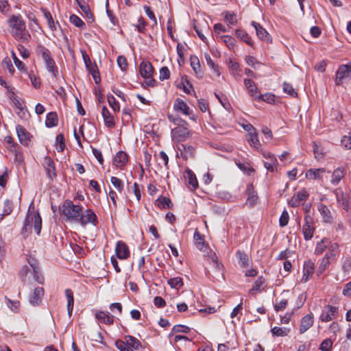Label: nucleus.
I'll list each match as a JSON object with an SVG mask.
<instances>
[{
  "label": "nucleus",
  "instance_id": "obj_63",
  "mask_svg": "<svg viewBox=\"0 0 351 351\" xmlns=\"http://www.w3.org/2000/svg\"><path fill=\"white\" fill-rule=\"evenodd\" d=\"M170 77V71L167 66H163L160 69V76L159 78L160 80L163 81L165 80L169 79Z\"/></svg>",
  "mask_w": 351,
  "mask_h": 351
},
{
  "label": "nucleus",
  "instance_id": "obj_20",
  "mask_svg": "<svg viewBox=\"0 0 351 351\" xmlns=\"http://www.w3.org/2000/svg\"><path fill=\"white\" fill-rule=\"evenodd\" d=\"M102 117L104 118V123L106 127L112 128L115 123L113 116L110 114L108 109L106 106H103L101 111Z\"/></svg>",
  "mask_w": 351,
  "mask_h": 351
},
{
  "label": "nucleus",
  "instance_id": "obj_53",
  "mask_svg": "<svg viewBox=\"0 0 351 351\" xmlns=\"http://www.w3.org/2000/svg\"><path fill=\"white\" fill-rule=\"evenodd\" d=\"M168 119L175 125H177L178 127L188 125V123L186 121L178 117H174L172 115H168Z\"/></svg>",
  "mask_w": 351,
  "mask_h": 351
},
{
  "label": "nucleus",
  "instance_id": "obj_57",
  "mask_svg": "<svg viewBox=\"0 0 351 351\" xmlns=\"http://www.w3.org/2000/svg\"><path fill=\"white\" fill-rule=\"evenodd\" d=\"M223 38V42L230 49H233L235 46V40L230 36L226 35L221 36Z\"/></svg>",
  "mask_w": 351,
  "mask_h": 351
},
{
  "label": "nucleus",
  "instance_id": "obj_40",
  "mask_svg": "<svg viewBox=\"0 0 351 351\" xmlns=\"http://www.w3.org/2000/svg\"><path fill=\"white\" fill-rule=\"evenodd\" d=\"M207 64L213 70V71L217 74V76L220 75L219 67L218 64H216L214 61L212 60L210 55L207 53L204 54Z\"/></svg>",
  "mask_w": 351,
  "mask_h": 351
},
{
  "label": "nucleus",
  "instance_id": "obj_36",
  "mask_svg": "<svg viewBox=\"0 0 351 351\" xmlns=\"http://www.w3.org/2000/svg\"><path fill=\"white\" fill-rule=\"evenodd\" d=\"M158 206L159 207H162L163 208H173V204L171 201V199L167 197L164 196H160L157 199Z\"/></svg>",
  "mask_w": 351,
  "mask_h": 351
},
{
  "label": "nucleus",
  "instance_id": "obj_3",
  "mask_svg": "<svg viewBox=\"0 0 351 351\" xmlns=\"http://www.w3.org/2000/svg\"><path fill=\"white\" fill-rule=\"evenodd\" d=\"M36 52L38 55H40L44 60L47 68L49 72H51L54 77L58 75V69L56 66V64L53 58H51L50 51L45 48L44 46L39 45L37 47Z\"/></svg>",
  "mask_w": 351,
  "mask_h": 351
},
{
  "label": "nucleus",
  "instance_id": "obj_49",
  "mask_svg": "<svg viewBox=\"0 0 351 351\" xmlns=\"http://www.w3.org/2000/svg\"><path fill=\"white\" fill-rule=\"evenodd\" d=\"M190 331V328L184 326V325H176L173 327L171 333L169 335L171 336L173 333H178V332H182V333H188Z\"/></svg>",
  "mask_w": 351,
  "mask_h": 351
},
{
  "label": "nucleus",
  "instance_id": "obj_6",
  "mask_svg": "<svg viewBox=\"0 0 351 351\" xmlns=\"http://www.w3.org/2000/svg\"><path fill=\"white\" fill-rule=\"evenodd\" d=\"M97 222V216L91 209H86L84 213L82 209L76 221V223H80L83 226L89 223L95 226Z\"/></svg>",
  "mask_w": 351,
  "mask_h": 351
},
{
  "label": "nucleus",
  "instance_id": "obj_46",
  "mask_svg": "<svg viewBox=\"0 0 351 351\" xmlns=\"http://www.w3.org/2000/svg\"><path fill=\"white\" fill-rule=\"evenodd\" d=\"M41 10L43 11L45 19L47 20L48 25L50 27V29L51 30L55 29H56L55 23H54L53 19L51 13L49 11H47L46 9H44V8H42Z\"/></svg>",
  "mask_w": 351,
  "mask_h": 351
},
{
  "label": "nucleus",
  "instance_id": "obj_29",
  "mask_svg": "<svg viewBox=\"0 0 351 351\" xmlns=\"http://www.w3.org/2000/svg\"><path fill=\"white\" fill-rule=\"evenodd\" d=\"M325 169H310L307 171L306 176L311 180L321 178V175L324 173Z\"/></svg>",
  "mask_w": 351,
  "mask_h": 351
},
{
  "label": "nucleus",
  "instance_id": "obj_11",
  "mask_svg": "<svg viewBox=\"0 0 351 351\" xmlns=\"http://www.w3.org/2000/svg\"><path fill=\"white\" fill-rule=\"evenodd\" d=\"M188 125L176 127L171 130L172 136L178 141H184L189 137L190 132L187 128Z\"/></svg>",
  "mask_w": 351,
  "mask_h": 351
},
{
  "label": "nucleus",
  "instance_id": "obj_35",
  "mask_svg": "<svg viewBox=\"0 0 351 351\" xmlns=\"http://www.w3.org/2000/svg\"><path fill=\"white\" fill-rule=\"evenodd\" d=\"M271 332L273 336L285 337L290 332V328L275 326L271 328Z\"/></svg>",
  "mask_w": 351,
  "mask_h": 351
},
{
  "label": "nucleus",
  "instance_id": "obj_41",
  "mask_svg": "<svg viewBox=\"0 0 351 351\" xmlns=\"http://www.w3.org/2000/svg\"><path fill=\"white\" fill-rule=\"evenodd\" d=\"M330 261L325 258L324 256L319 260V266L317 269V274H322L326 269V267L330 264Z\"/></svg>",
  "mask_w": 351,
  "mask_h": 351
},
{
  "label": "nucleus",
  "instance_id": "obj_52",
  "mask_svg": "<svg viewBox=\"0 0 351 351\" xmlns=\"http://www.w3.org/2000/svg\"><path fill=\"white\" fill-rule=\"evenodd\" d=\"M56 144L58 152H62L64 149V137L62 134H60L56 136Z\"/></svg>",
  "mask_w": 351,
  "mask_h": 351
},
{
  "label": "nucleus",
  "instance_id": "obj_39",
  "mask_svg": "<svg viewBox=\"0 0 351 351\" xmlns=\"http://www.w3.org/2000/svg\"><path fill=\"white\" fill-rule=\"evenodd\" d=\"M82 58L85 63L87 70L89 71H93L97 68L95 63H92L90 58L85 51H82Z\"/></svg>",
  "mask_w": 351,
  "mask_h": 351
},
{
  "label": "nucleus",
  "instance_id": "obj_43",
  "mask_svg": "<svg viewBox=\"0 0 351 351\" xmlns=\"http://www.w3.org/2000/svg\"><path fill=\"white\" fill-rule=\"evenodd\" d=\"M265 284V279L260 276L258 278V279L254 282L252 288L250 290V292L252 294L254 293V292L256 291H261V287Z\"/></svg>",
  "mask_w": 351,
  "mask_h": 351
},
{
  "label": "nucleus",
  "instance_id": "obj_7",
  "mask_svg": "<svg viewBox=\"0 0 351 351\" xmlns=\"http://www.w3.org/2000/svg\"><path fill=\"white\" fill-rule=\"evenodd\" d=\"M338 308L331 305H327L322 311L319 319L322 322H328L333 320L337 316Z\"/></svg>",
  "mask_w": 351,
  "mask_h": 351
},
{
  "label": "nucleus",
  "instance_id": "obj_62",
  "mask_svg": "<svg viewBox=\"0 0 351 351\" xmlns=\"http://www.w3.org/2000/svg\"><path fill=\"white\" fill-rule=\"evenodd\" d=\"M13 209V204L12 202L10 200L7 199L4 202V206H3V211L4 215H9Z\"/></svg>",
  "mask_w": 351,
  "mask_h": 351
},
{
  "label": "nucleus",
  "instance_id": "obj_18",
  "mask_svg": "<svg viewBox=\"0 0 351 351\" xmlns=\"http://www.w3.org/2000/svg\"><path fill=\"white\" fill-rule=\"evenodd\" d=\"M173 108L175 110L181 112L185 115H190L191 113V111L186 103L180 98L176 99Z\"/></svg>",
  "mask_w": 351,
  "mask_h": 351
},
{
  "label": "nucleus",
  "instance_id": "obj_17",
  "mask_svg": "<svg viewBox=\"0 0 351 351\" xmlns=\"http://www.w3.org/2000/svg\"><path fill=\"white\" fill-rule=\"evenodd\" d=\"M44 295V289L42 287H36L34 289V292L29 296V303L33 305H39L41 302L42 298Z\"/></svg>",
  "mask_w": 351,
  "mask_h": 351
},
{
  "label": "nucleus",
  "instance_id": "obj_31",
  "mask_svg": "<svg viewBox=\"0 0 351 351\" xmlns=\"http://www.w3.org/2000/svg\"><path fill=\"white\" fill-rule=\"evenodd\" d=\"M58 115L55 112H51L47 114L45 121L47 127L51 128L58 125Z\"/></svg>",
  "mask_w": 351,
  "mask_h": 351
},
{
  "label": "nucleus",
  "instance_id": "obj_28",
  "mask_svg": "<svg viewBox=\"0 0 351 351\" xmlns=\"http://www.w3.org/2000/svg\"><path fill=\"white\" fill-rule=\"evenodd\" d=\"M191 66L193 70L197 75H199L201 77H202L203 73L201 70V65L198 58L195 56H191Z\"/></svg>",
  "mask_w": 351,
  "mask_h": 351
},
{
  "label": "nucleus",
  "instance_id": "obj_45",
  "mask_svg": "<svg viewBox=\"0 0 351 351\" xmlns=\"http://www.w3.org/2000/svg\"><path fill=\"white\" fill-rule=\"evenodd\" d=\"M168 284L174 289H179L183 286L182 279L180 277H175L169 279Z\"/></svg>",
  "mask_w": 351,
  "mask_h": 351
},
{
  "label": "nucleus",
  "instance_id": "obj_19",
  "mask_svg": "<svg viewBox=\"0 0 351 351\" xmlns=\"http://www.w3.org/2000/svg\"><path fill=\"white\" fill-rule=\"evenodd\" d=\"M16 130L20 143L23 145H27L29 142V133L20 125H16Z\"/></svg>",
  "mask_w": 351,
  "mask_h": 351
},
{
  "label": "nucleus",
  "instance_id": "obj_34",
  "mask_svg": "<svg viewBox=\"0 0 351 351\" xmlns=\"http://www.w3.org/2000/svg\"><path fill=\"white\" fill-rule=\"evenodd\" d=\"M236 255L239 262L241 263V266L242 267L245 268L250 266V260L249 259L247 254H245L244 252L238 251Z\"/></svg>",
  "mask_w": 351,
  "mask_h": 351
},
{
  "label": "nucleus",
  "instance_id": "obj_59",
  "mask_svg": "<svg viewBox=\"0 0 351 351\" xmlns=\"http://www.w3.org/2000/svg\"><path fill=\"white\" fill-rule=\"evenodd\" d=\"M111 182L112 185L119 191L121 192L123 189V184L121 179L117 177L111 178Z\"/></svg>",
  "mask_w": 351,
  "mask_h": 351
},
{
  "label": "nucleus",
  "instance_id": "obj_23",
  "mask_svg": "<svg viewBox=\"0 0 351 351\" xmlns=\"http://www.w3.org/2000/svg\"><path fill=\"white\" fill-rule=\"evenodd\" d=\"M128 161V156L124 152H119L113 159V164L117 167L124 166Z\"/></svg>",
  "mask_w": 351,
  "mask_h": 351
},
{
  "label": "nucleus",
  "instance_id": "obj_44",
  "mask_svg": "<svg viewBox=\"0 0 351 351\" xmlns=\"http://www.w3.org/2000/svg\"><path fill=\"white\" fill-rule=\"evenodd\" d=\"M248 135L250 136L248 138V141L250 143L251 146H254L256 148H258L261 146V143L258 138V134L256 132H250V134H248Z\"/></svg>",
  "mask_w": 351,
  "mask_h": 351
},
{
  "label": "nucleus",
  "instance_id": "obj_27",
  "mask_svg": "<svg viewBox=\"0 0 351 351\" xmlns=\"http://www.w3.org/2000/svg\"><path fill=\"white\" fill-rule=\"evenodd\" d=\"M31 222L34 223V229L37 234H39L42 228V219L38 213H32Z\"/></svg>",
  "mask_w": 351,
  "mask_h": 351
},
{
  "label": "nucleus",
  "instance_id": "obj_25",
  "mask_svg": "<svg viewBox=\"0 0 351 351\" xmlns=\"http://www.w3.org/2000/svg\"><path fill=\"white\" fill-rule=\"evenodd\" d=\"M65 295L67 299V311L69 316L71 315L74 305V298H73V292L70 289H66L65 290Z\"/></svg>",
  "mask_w": 351,
  "mask_h": 351
},
{
  "label": "nucleus",
  "instance_id": "obj_8",
  "mask_svg": "<svg viewBox=\"0 0 351 351\" xmlns=\"http://www.w3.org/2000/svg\"><path fill=\"white\" fill-rule=\"evenodd\" d=\"M313 219L309 215L304 217V223L302 227V232L305 240H310L314 233Z\"/></svg>",
  "mask_w": 351,
  "mask_h": 351
},
{
  "label": "nucleus",
  "instance_id": "obj_33",
  "mask_svg": "<svg viewBox=\"0 0 351 351\" xmlns=\"http://www.w3.org/2000/svg\"><path fill=\"white\" fill-rule=\"evenodd\" d=\"M246 193L247 194V202L250 205L253 206L257 200V195L254 191V186L252 184H249L247 187Z\"/></svg>",
  "mask_w": 351,
  "mask_h": 351
},
{
  "label": "nucleus",
  "instance_id": "obj_51",
  "mask_svg": "<svg viewBox=\"0 0 351 351\" xmlns=\"http://www.w3.org/2000/svg\"><path fill=\"white\" fill-rule=\"evenodd\" d=\"M82 11L85 14L86 16L88 19H91L93 20V14L90 12V10L87 4L81 3L79 0H75Z\"/></svg>",
  "mask_w": 351,
  "mask_h": 351
},
{
  "label": "nucleus",
  "instance_id": "obj_58",
  "mask_svg": "<svg viewBox=\"0 0 351 351\" xmlns=\"http://www.w3.org/2000/svg\"><path fill=\"white\" fill-rule=\"evenodd\" d=\"M332 346V341L330 339H324L320 344L319 349L322 351H330Z\"/></svg>",
  "mask_w": 351,
  "mask_h": 351
},
{
  "label": "nucleus",
  "instance_id": "obj_61",
  "mask_svg": "<svg viewBox=\"0 0 351 351\" xmlns=\"http://www.w3.org/2000/svg\"><path fill=\"white\" fill-rule=\"evenodd\" d=\"M289 214H288L287 211L284 210L282 213L279 219L280 226L284 227V226H287L289 222Z\"/></svg>",
  "mask_w": 351,
  "mask_h": 351
},
{
  "label": "nucleus",
  "instance_id": "obj_42",
  "mask_svg": "<svg viewBox=\"0 0 351 351\" xmlns=\"http://www.w3.org/2000/svg\"><path fill=\"white\" fill-rule=\"evenodd\" d=\"M265 167L269 171L274 172L276 170L278 166V161L276 158H272L264 162Z\"/></svg>",
  "mask_w": 351,
  "mask_h": 351
},
{
  "label": "nucleus",
  "instance_id": "obj_60",
  "mask_svg": "<svg viewBox=\"0 0 351 351\" xmlns=\"http://www.w3.org/2000/svg\"><path fill=\"white\" fill-rule=\"evenodd\" d=\"M319 210L323 215V217L326 219V221H329L330 219H331L332 217L330 211L326 205H321L320 208H319Z\"/></svg>",
  "mask_w": 351,
  "mask_h": 351
},
{
  "label": "nucleus",
  "instance_id": "obj_30",
  "mask_svg": "<svg viewBox=\"0 0 351 351\" xmlns=\"http://www.w3.org/2000/svg\"><path fill=\"white\" fill-rule=\"evenodd\" d=\"M193 239L197 248H198L201 251L204 250V248L205 247V241L204 236L202 235L199 231L196 230L194 233Z\"/></svg>",
  "mask_w": 351,
  "mask_h": 351
},
{
  "label": "nucleus",
  "instance_id": "obj_26",
  "mask_svg": "<svg viewBox=\"0 0 351 351\" xmlns=\"http://www.w3.org/2000/svg\"><path fill=\"white\" fill-rule=\"evenodd\" d=\"M124 339L126 341L128 346L130 347L133 351L134 350H138L142 347L140 341L132 336L127 335L125 337Z\"/></svg>",
  "mask_w": 351,
  "mask_h": 351
},
{
  "label": "nucleus",
  "instance_id": "obj_4",
  "mask_svg": "<svg viewBox=\"0 0 351 351\" xmlns=\"http://www.w3.org/2000/svg\"><path fill=\"white\" fill-rule=\"evenodd\" d=\"M140 73L145 79V84L147 86L152 87L155 86V80L153 78L154 67L149 62L143 61L140 64Z\"/></svg>",
  "mask_w": 351,
  "mask_h": 351
},
{
  "label": "nucleus",
  "instance_id": "obj_38",
  "mask_svg": "<svg viewBox=\"0 0 351 351\" xmlns=\"http://www.w3.org/2000/svg\"><path fill=\"white\" fill-rule=\"evenodd\" d=\"M235 34L238 38L244 41L245 43L249 45L250 46H253V44L251 41V38L247 34L246 32L242 29H237Z\"/></svg>",
  "mask_w": 351,
  "mask_h": 351
},
{
  "label": "nucleus",
  "instance_id": "obj_2",
  "mask_svg": "<svg viewBox=\"0 0 351 351\" xmlns=\"http://www.w3.org/2000/svg\"><path fill=\"white\" fill-rule=\"evenodd\" d=\"M82 208L81 206L75 205L71 200L66 199L62 206L59 207V211L65 217L66 221L76 223Z\"/></svg>",
  "mask_w": 351,
  "mask_h": 351
},
{
  "label": "nucleus",
  "instance_id": "obj_22",
  "mask_svg": "<svg viewBox=\"0 0 351 351\" xmlns=\"http://www.w3.org/2000/svg\"><path fill=\"white\" fill-rule=\"evenodd\" d=\"M230 73L237 80H239L241 77V69L239 64L237 62H234L232 60L229 61L228 66Z\"/></svg>",
  "mask_w": 351,
  "mask_h": 351
},
{
  "label": "nucleus",
  "instance_id": "obj_21",
  "mask_svg": "<svg viewBox=\"0 0 351 351\" xmlns=\"http://www.w3.org/2000/svg\"><path fill=\"white\" fill-rule=\"evenodd\" d=\"M96 318L103 324L110 325L113 324L114 318L110 315V313L99 311L95 314Z\"/></svg>",
  "mask_w": 351,
  "mask_h": 351
},
{
  "label": "nucleus",
  "instance_id": "obj_54",
  "mask_svg": "<svg viewBox=\"0 0 351 351\" xmlns=\"http://www.w3.org/2000/svg\"><path fill=\"white\" fill-rule=\"evenodd\" d=\"M116 347L120 350V351H133L132 349L130 348L128 346V343H126V341L124 340H117L115 342Z\"/></svg>",
  "mask_w": 351,
  "mask_h": 351
},
{
  "label": "nucleus",
  "instance_id": "obj_50",
  "mask_svg": "<svg viewBox=\"0 0 351 351\" xmlns=\"http://www.w3.org/2000/svg\"><path fill=\"white\" fill-rule=\"evenodd\" d=\"M195 148L193 146L189 145L182 156V158L185 160L193 158L195 156Z\"/></svg>",
  "mask_w": 351,
  "mask_h": 351
},
{
  "label": "nucleus",
  "instance_id": "obj_16",
  "mask_svg": "<svg viewBox=\"0 0 351 351\" xmlns=\"http://www.w3.org/2000/svg\"><path fill=\"white\" fill-rule=\"evenodd\" d=\"M251 25L255 28L257 36L262 40L271 42V39L269 33L259 23L252 21Z\"/></svg>",
  "mask_w": 351,
  "mask_h": 351
},
{
  "label": "nucleus",
  "instance_id": "obj_10",
  "mask_svg": "<svg viewBox=\"0 0 351 351\" xmlns=\"http://www.w3.org/2000/svg\"><path fill=\"white\" fill-rule=\"evenodd\" d=\"M43 166L46 171L47 176L50 179H53L57 176L55 164L51 157L47 156L44 158Z\"/></svg>",
  "mask_w": 351,
  "mask_h": 351
},
{
  "label": "nucleus",
  "instance_id": "obj_12",
  "mask_svg": "<svg viewBox=\"0 0 351 351\" xmlns=\"http://www.w3.org/2000/svg\"><path fill=\"white\" fill-rule=\"evenodd\" d=\"M116 255L119 259H126L130 256V250L127 244L122 241H119L117 243L115 248Z\"/></svg>",
  "mask_w": 351,
  "mask_h": 351
},
{
  "label": "nucleus",
  "instance_id": "obj_15",
  "mask_svg": "<svg viewBox=\"0 0 351 351\" xmlns=\"http://www.w3.org/2000/svg\"><path fill=\"white\" fill-rule=\"evenodd\" d=\"M184 178L188 182L189 188L191 191L195 190L198 187V182L195 173L189 169L184 171Z\"/></svg>",
  "mask_w": 351,
  "mask_h": 351
},
{
  "label": "nucleus",
  "instance_id": "obj_37",
  "mask_svg": "<svg viewBox=\"0 0 351 351\" xmlns=\"http://www.w3.org/2000/svg\"><path fill=\"white\" fill-rule=\"evenodd\" d=\"M329 244L330 241L328 239H323L320 242L317 243L315 250V254H321L328 248Z\"/></svg>",
  "mask_w": 351,
  "mask_h": 351
},
{
  "label": "nucleus",
  "instance_id": "obj_1",
  "mask_svg": "<svg viewBox=\"0 0 351 351\" xmlns=\"http://www.w3.org/2000/svg\"><path fill=\"white\" fill-rule=\"evenodd\" d=\"M11 28V34L22 43H27L31 39V35L26 29L25 22L21 15H12L8 21Z\"/></svg>",
  "mask_w": 351,
  "mask_h": 351
},
{
  "label": "nucleus",
  "instance_id": "obj_32",
  "mask_svg": "<svg viewBox=\"0 0 351 351\" xmlns=\"http://www.w3.org/2000/svg\"><path fill=\"white\" fill-rule=\"evenodd\" d=\"M244 84L246 86L248 92L250 93L251 96L255 97V94L258 93V89L254 83V82L250 79H245Z\"/></svg>",
  "mask_w": 351,
  "mask_h": 351
},
{
  "label": "nucleus",
  "instance_id": "obj_9",
  "mask_svg": "<svg viewBox=\"0 0 351 351\" xmlns=\"http://www.w3.org/2000/svg\"><path fill=\"white\" fill-rule=\"evenodd\" d=\"M338 204L346 210L351 208V197L348 194L344 193L342 191L337 189L335 191Z\"/></svg>",
  "mask_w": 351,
  "mask_h": 351
},
{
  "label": "nucleus",
  "instance_id": "obj_14",
  "mask_svg": "<svg viewBox=\"0 0 351 351\" xmlns=\"http://www.w3.org/2000/svg\"><path fill=\"white\" fill-rule=\"evenodd\" d=\"M314 323V317L312 313L304 315L300 321V332L301 334L307 331Z\"/></svg>",
  "mask_w": 351,
  "mask_h": 351
},
{
  "label": "nucleus",
  "instance_id": "obj_5",
  "mask_svg": "<svg viewBox=\"0 0 351 351\" xmlns=\"http://www.w3.org/2000/svg\"><path fill=\"white\" fill-rule=\"evenodd\" d=\"M351 78V62L347 64H341L336 72L335 80V84L341 85L343 80Z\"/></svg>",
  "mask_w": 351,
  "mask_h": 351
},
{
  "label": "nucleus",
  "instance_id": "obj_64",
  "mask_svg": "<svg viewBox=\"0 0 351 351\" xmlns=\"http://www.w3.org/2000/svg\"><path fill=\"white\" fill-rule=\"evenodd\" d=\"M350 134V136H343L341 141L342 146L348 149H351V132Z\"/></svg>",
  "mask_w": 351,
  "mask_h": 351
},
{
  "label": "nucleus",
  "instance_id": "obj_47",
  "mask_svg": "<svg viewBox=\"0 0 351 351\" xmlns=\"http://www.w3.org/2000/svg\"><path fill=\"white\" fill-rule=\"evenodd\" d=\"M258 101H265L267 103H272L275 101V95L271 93H266L265 95H259L255 97Z\"/></svg>",
  "mask_w": 351,
  "mask_h": 351
},
{
  "label": "nucleus",
  "instance_id": "obj_55",
  "mask_svg": "<svg viewBox=\"0 0 351 351\" xmlns=\"http://www.w3.org/2000/svg\"><path fill=\"white\" fill-rule=\"evenodd\" d=\"M70 21L71 23H73L77 27L82 28L85 27V23H84V21L75 14H72L70 16Z\"/></svg>",
  "mask_w": 351,
  "mask_h": 351
},
{
  "label": "nucleus",
  "instance_id": "obj_24",
  "mask_svg": "<svg viewBox=\"0 0 351 351\" xmlns=\"http://www.w3.org/2000/svg\"><path fill=\"white\" fill-rule=\"evenodd\" d=\"M345 173L344 168H337L335 169L331 178L332 184L334 185L338 184L340 180L345 176Z\"/></svg>",
  "mask_w": 351,
  "mask_h": 351
},
{
  "label": "nucleus",
  "instance_id": "obj_13",
  "mask_svg": "<svg viewBox=\"0 0 351 351\" xmlns=\"http://www.w3.org/2000/svg\"><path fill=\"white\" fill-rule=\"evenodd\" d=\"M315 263L310 259L306 261L304 263L303 276L301 281L306 282L309 278L311 277L314 273Z\"/></svg>",
  "mask_w": 351,
  "mask_h": 351
},
{
  "label": "nucleus",
  "instance_id": "obj_48",
  "mask_svg": "<svg viewBox=\"0 0 351 351\" xmlns=\"http://www.w3.org/2000/svg\"><path fill=\"white\" fill-rule=\"evenodd\" d=\"M288 304V300L287 299H276L274 304V309L276 311L284 310Z\"/></svg>",
  "mask_w": 351,
  "mask_h": 351
},
{
  "label": "nucleus",
  "instance_id": "obj_56",
  "mask_svg": "<svg viewBox=\"0 0 351 351\" xmlns=\"http://www.w3.org/2000/svg\"><path fill=\"white\" fill-rule=\"evenodd\" d=\"M283 90L285 93H287L288 95L292 96V97H297L298 93L295 90V89L293 88V86L287 82H284L283 84Z\"/></svg>",
  "mask_w": 351,
  "mask_h": 351
}]
</instances>
